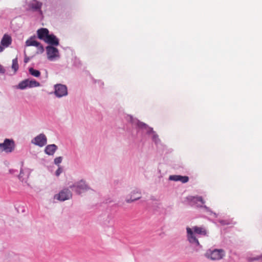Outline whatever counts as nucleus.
Masks as SVG:
<instances>
[{
    "mask_svg": "<svg viewBox=\"0 0 262 262\" xmlns=\"http://www.w3.org/2000/svg\"><path fill=\"white\" fill-rule=\"evenodd\" d=\"M187 233V238L188 241L196 245H199V242L195 234H200L202 235H206L207 234V231L206 229L202 227L194 226L192 229L187 227L186 228Z\"/></svg>",
    "mask_w": 262,
    "mask_h": 262,
    "instance_id": "1",
    "label": "nucleus"
},
{
    "mask_svg": "<svg viewBox=\"0 0 262 262\" xmlns=\"http://www.w3.org/2000/svg\"><path fill=\"white\" fill-rule=\"evenodd\" d=\"M225 256V252L222 249L209 250L205 253V256L213 260L222 259Z\"/></svg>",
    "mask_w": 262,
    "mask_h": 262,
    "instance_id": "2",
    "label": "nucleus"
},
{
    "mask_svg": "<svg viewBox=\"0 0 262 262\" xmlns=\"http://www.w3.org/2000/svg\"><path fill=\"white\" fill-rule=\"evenodd\" d=\"M15 147V145L13 140L6 139L3 143H0V151L10 153L14 150Z\"/></svg>",
    "mask_w": 262,
    "mask_h": 262,
    "instance_id": "3",
    "label": "nucleus"
},
{
    "mask_svg": "<svg viewBox=\"0 0 262 262\" xmlns=\"http://www.w3.org/2000/svg\"><path fill=\"white\" fill-rule=\"evenodd\" d=\"M48 58L50 60H54L56 57H59V52L57 48L48 46L46 48Z\"/></svg>",
    "mask_w": 262,
    "mask_h": 262,
    "instance_id": "4",
    "label": "nucleus"
},
{
    "mask_svg": "<svg viewBox=\"0 0 262 262\" xmlns=\"http://www.w3.org/2000/svg\"><path fill=\"white\" fill-rule=\"evenodd\" d=\"M73 187L75 188V191L78 194H80L89 189L88 186L85 184V182L82 180L78 182L73 186H70L71 188H72Z\"/></svg>",
    "mask_w": 262,
    "mask_h": 262,
    "instance_id": "5",
    "label": "nucleus"
},
{
    "mask_svg": "<svg viewBox=\"0 0 262 262\" xmlns=\"http://www.w3.org/2000/svg\"><path fill=\"white\" fill-rule=\"evenodd\" d=\"M72 194L68 189H64L59 192V193L56 196V198L58 200L64 201L70 199L72 198Z\"/></svg>",
    "mask_w": 262,
    "mask_h": 262,
    "instance_id": "6",
    "label": "nucleus"
},
{
    "mask_svg": "<svg viewBox=\"0 0 262 262\" xmlns=\"http://www.w3.org/2000/svg\"><path fill=\"white\" fill-rule=\"evenodd\" d=\"M68 94L67 87L62 84H57L55 86V94L58 97L67 95Z\"/></svg>",
    "mask_w": 262,
    "mask_h": 262,
    "instance_id": "7",
    "label": "nucleus"
},
{
    "mask_svg": "<svg viewBox=\"0 0 262 262\" xmlns=\"http://www.w3.org/2000/svg\"><path fill=\"white\" fill-rule=\"evenodd\" d=\"M26 46H35L38 49L37 53H42L44 51L42 46L38 41L34 40V38L31 37L26 41Z\"/></svg>",
    "mask_w": 262,
    "mask_h": 262,
    "instance_id": "8",
    "label": "nucleus"
},
{
    "mask_svg": "<svg viewBox=\"0 0 262 262\" xmlns=\"http://www.w3.org/2000/svg\"><path fill=\"white\" fill-rule=\"evenodd\" d=\"M33 143L40 147L44 146L47 143L46 136L43 134L37 136L34 138Z\"/></svg>",
    "mask_w": 262,
    "mask_h": 262,
    "instance_id": "9",
    "label": "nucleus"
},
{
    "mask_svg": "<svg viewBox=\"0 0 262 262\" xmlns=\"http://www.w3.org/2000/svg\"><path fill=\"white\" fill-rule=\"evenodd\" d=\"M169 179L174 181H181L183 183L187 182L189 178L187 176H182L180 175H171L169 176Z\"/></svg>",
    "mask_w": 262,
    "mask_h": 262,
    "instance_id": "10",
    "label": "nucleus"
},
{
    "mask_svg": "<svg viewBox=\"0 0 262 262\" xmlns=\"http://www.w3.org/2000/svg\"><path fill=\"white\" fill-rule=\"evenodd\" d=\"M45 41L52 45L58 46L59 44L58 39L53 34H49L46 38H45Z\"/></svg>",
    "mask_w": 262,
    "mask_h": 262,
    "instance_id": "11",
    "label": "nucleus"
},
{
    "mask_svg": "<svg viewBox=\"0 0 262 262\" xmlns=\"http://www.w3.org/2000/svg\"><path fill=\"white\" fill-rule=\"evenodd\" d=\"M37 34L38 38L45 41V38H46L49 34V30L46 28H41L37 30Z\"/></svg>",
    "mask_w": 262,
    "mask_h": 262,
    "instance_id": "12",
    "label": "nucleus"
},
{
    "mask_svg": "<svg viewBox=\"0 0 262 262\" xmlns=\"http://www.w3.org/2000/svg\"><path fill=\"white\" fill-rule=\"evenodd\" d=\"M11 42V37L8 34H4L1 42V45L4 47H8Z\"/></svg>",
    "mask_w": 262,
    "mask_h": 262,
    "instance_id": "13",
    "label": "nucleus"
},
{
    "mask_svg": "<svg viewBox=\"0 0 262 262\" xmlns=\"http://www.w3.org/2000/svg\"><path fill=\"white\" fill-rule=\"evenodd\" d=\"M57 147L55 144H51L48 145L45 149V152L49 155H53L56 150Z\"/></svg>",
    "mask_w": 262,
    "mask_h": 262,
    "instance_id": "14",
    "label": "nucleus"
},
{
    "mask_svg": "<svg viewBox=\"0 0 262 262\" xmlns=\"http://www.w3.org/2000/svg\"><path fill=\"white\" fill-rule=\"evenodd\" d=\"M42 3L37 1L36 0H32L29 4L30 7L34 10L40 9Z\"/></svg>",
    "mask_w": 262,
    "mask_h": 262,
    "instance_id": "15",
    "label": "nucleus"
},
{
    "mask_svg": "<svg viewBox=\"0 0 262 262\" xmlns=\"http://www.w3.org/2000/svg\"><path fill=\"white\" fill-rule=\"evenodd\" d=\"M187 199L190 201H192L193 202H196L198 201H199L201 202L202 204H204L205 203L203 198L201 196H189L187 198Z\"/></svg>",
    "mask_w": 262,
    "mask_h": 262,
    "instance_id": "16",
    "label": "nucleus"
},
{
    "mask_svg": "<svg viewBox=\"0 0 262 262\" xmlns=\"http://www.w3.org/2000/svg\"><path fill=\"white\" fill-rule=\"evenodd\" d=\"M29 71L30 74L34 77H38L40 75V72L38 70L34 69L33 68H30Z\"/></svg>",
    "mask_w": 262,
    "mask_h": 262,
    "instance_id": "17",
    "label": "nucleus"
},
{
    "mask_svg": "<svg viewBox=\"0 0 262 262\" xmlns=\"http://www.w3.org/2000/svg\"><path fill=\"white\" fill-rule=\"evenodd\" d=\"M28 86H29L28 80H25L19 83L18 88L21 90H23Z\"/></svg>",
    "mask_w": 262,
    "mask_h": 262,
    "instance_id": "18",
    "label": "nucleus"
},
{
    "mask_svg": "<svg viewBox=\"0 0 262 262\" xmlns=\"http://www.w3.org/2000/svg\"><path fill=\"white\" fill-rule=\"evenodd\" d=\"M28 86L30 88L38 86H39V83L35 80H28Z\"/></svg>",
    "mask_w": 262,
    "mask_h": 262,
    "instance_id": "19",
    "label": "nucleus"
},
{
    "mask_svg": "<svg viewBox=\"0 0 262 262\" xmlns=\"http://www.w3.org/2000/svg\"><path fill=\"white\" fill-rule=\"evenodd\" d=\"M12 69L16 72L18 69V64L17 58H15L12 60Z\"/></svg>",
    "mask_w": 262,
    "mask_h": 262,
    "instance_id": "20",
    "label": "nucleus"
},
{
    "mask_svg": "<svg viewBox=\"0 0 262 262\" xmlns=\"http://www.w3.org/2000/svg\"><path fill=\"white\" fill-rule=\"evenodd\" d=\"M136 194H138L137 196H132L130 199H127V200H126V202L128 203H131L132 202H134L135 201H136V200H139V199H140V198H141L140 193H139L137 192L136 193Z\"/></svg>",
    "mask_w": 262,
    "mask_h": 262,
    "instance_id": "21",
    "label": "nucleus"
},
{
    "mask_svg": "<svg viewBox=\"0 0 262 262\" xmlns=\"http://www.w3.org/2000/svg\"><path fill=\"white\" fill-rule=\"evenodd\" d=\"M62 158L61 157H57L54 159V163L58 165L62 162Z\"/></svg>",
    "mask_w": 262,
    "mask_h": 262,
    "instance_id": "22",
    "label": "nucleus"
},
{
    "mask_svg": "<svg viewBox=\"0 0 262 262\" xmlns=\"http://www.w3.org/2000/svg\"><path fill=\"white\" fill-rule=\"evenodd\" d=\"M62 169L61 167H59L58 169L56 171V175L57 176H59L60 174L62 172Z\"/></svg>",
    "mask_w": 262,
    "mask_h": 262,
    "instance_id": "23",
    "label": "nucleus"
},
{
    "mask_svg": "<svg viewBox=\"0 0 262 262\" xmlns=\"http://www.w3.org/2000/svg\"><path fill=\"white\" fill-rule=\"evenodd\" d=\"M137 125L139 126V127H140V128H144L146 126L145 124H144L142 122H138Z\"/></svg>",
    "mask_w": 262,
    "mask_h": 262,
    "instance_id": "24",
    "label": "nucleus"
},
{
    "mask_svg": "<svg viewBox=\"0 0 262 262\" xmlns=\"http://www.w3.org/2000/svg\"><path fill=\"white\" fill-rule=\"evenodd\" d=\"M5 69L3 68L2 65L0 64V73H4Z\"/></svg>",
    "mask_w": 262,
    "mask_h": 262,
    "instance_id": "25",
    "label": "nucleus"
},
{
    "mask_svg": "<svg viewBox=\"0 0 262 262\" xmlns=\"http://www.w3.org/2000/svg\"><path fill=\"white\" fill-rule=\"evenodd\" d=\"M29 61V58L28 57H25V59H24V62L25 63H27Z\"/></svg>",
    "mask_w": 262,
    "mask_h": 262,
    "instance_id": "26",
    "label": "nucleus"
},
{
    "mask_svg": "<svg viewBox=\"0 0 262 262\" xmlns=\"http://www.w3.org/2000/svg\"><path fill=\"white\" fill-rule=\"evenodd\" d=\"M3 50H4L3 47L1 45H0V52H2L3 51Z\"/></svg>",
    "mask_w": 262,
    "mask_h": 262,
    "instance_id": "27",
    "label": "nucleus"
},
{
    "mask_svg": "<svg viewBox=\"0 0 262 262\" xmlns=\"http://www.w3.org/2000/svg\"><path fill=\"white\" fill-rule=\"evenodd\" d=\"M259 259H262V255L259 257L254 258V260H258Z\"/></svg>",
    "mask_w": 262,
    "mask_h": 262,
    "instance_id": "28",
    "label": "nucleus"
},
{
    "mask_svg": "<svg viewBox=\"0 0 262 262\" xmlns=\"http://www.w3.org/2000/svg\"><path fill=\"white\" fill-rule=\"evenodd\" d=\"M220 222H221V223L222 225H225V224H226V223H225V221H221Z\"/></svg>",
    "mask_w": 262,
    "mask_h": 262,
    "instance_id": "29",
    "label": "nucleus"
}]
</instances>
